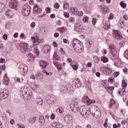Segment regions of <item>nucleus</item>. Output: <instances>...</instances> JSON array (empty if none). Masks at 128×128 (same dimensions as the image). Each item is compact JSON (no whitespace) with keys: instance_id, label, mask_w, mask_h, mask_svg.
Instances as JSON below:
<instances>
[{"instance_id":"obj_1","label":"nucleus","mask_w":128,"mask_h":128,"mask_svg":"<svg viewBox=\"0 0 128 128\" xmlns=\"http://www.w3.org/2000/svg\"><path fill=\"white\" fill-rule=\"evenodd\" d=\"M21 94L24 100H30L32 96V88L28 86H24L21 88Z\"/></svg>"},{"instance_id":"obj_2","label":"nucleus","mask_w":128,"mask_h":128,"mask_svg":"<svg viewBox=\"0 0 128 128\" xmlns=\"http://www.w3.org/2000/svg\"><path fill=\"white\" fill-rule=\"evenodd\" d=\"M78 40H73V48L74 49V50L75 52H82L84 51V47L80 45V44L76 41Z\"/></svg>"},{"instance_id":"obj_3","label":"nucleus","mask_w":128,"mask_h":128,"mask_svg":"<svg viewBox=\"0 0 128 128\" xmlns=\"http://www.w3.org/2000/svg\"><path fill=\"white\" fill-rule=\"evenodd\" d=\"M19 48L20 49L22 52L26 54L32 50V49L28 48V44L25 42L20 43L18 44Z\"/></svg>"},{"instance_id":"obj_4","label":"nucleus","mask_w":128,"mask_h":128,"mask_svg":"<svg viewBox=\"0 0 128 128\" xmlns=\"http://www.w3.org/2000/svg\"><path fill=\"white\" fill-rule=\"evenodd\" d=\"M28 70V67L24 64H20L18 68V72L22 76L26 74Z\"/></svg>"},{"instance_id":"obj_5","label":"nucleus","mask_w":128,"mask_h":128,"mask_svg":"<svg viewBox=\"0 0 128 128\" xmlns=\"http://www.w3.org/2000/svg\"><path fill=\"white\" fill-rule=\"evenodd\" d=\"M80 112L82 116L85 118H88V116L90 114V111L88 110L84 106H82L80 108Z\"/></svg>"},{"instance_id":"obj_6","label":"nucleus","mask_w":128,"mask_h":128,"mask_svg":"<svg viewBox=\"0 0 128 128\" xmlns=\"http://www.w3.org/2000/svg\"><path fill=\"white\" fill-rule=\"evenodd\" d=\"M109 50L113 58H116V56H118V48L116 45L110 44L109 45Z\"/></svg>"},{"instance_id":"obj_7","label":"nucleus","mask_w":128,"mask_h":128,"mask_svg":"<svg viewBox=\"0 0 128 128\" xmlns=\"http://www.w3.org/2000/svg\"><path fill=\"white\" fill-rule=\"evenodd\" d=\"M30 14V7L28 4L24 5L22 9V16H28Z\"/></svg>"},{"instance_id":"obj_8","label":"nucleus","mask_w":128,"mask_h":128,"mask_svg":"<svg viewBox=\"0 0 128 128\" xmlns=\"http://www.w3.org/2000/svg\"><path fill=\"white\" fill-rule=\"evenodd\" d=\"M8 96V90H0V100H4Z\"/></svg>"},{"instance_id":"obj_9","label":"nucleus","mask_w":128,"mask_h":128,"mask_svg":"<svg viewBox=\"0 0 128 128\" xmlns=\"http://www.w3.org/2000/svg\"><path fill=\"white\" fill-rule=\"evenodd\" d=\"M74 30L75 32H82L84 28L80 23H76L74 25Z\"/></svg>"},{"instance_id":"obj_10","label":"nucleus","mask_w":128,"mask_h":128,"mask_svg":"<svg viewBox=\"0 0 128 128\" xmlns=\"http://www.w3.org/2000/svg\"><path fill=\"white\" fill-rule=\"evenodd\" d=\"M42 8L38 7V5L37 4H34V14H40L42 12Z\"/></svg>"},{"instance_id":"obj_11","label":"nucleus","mask_w":128,"mask_h":128,"mask_svg":"<svg viewBox=\"0 0 128 128\" xmlns=\"http://www.w3.org/2000/svg\"><path fill=\"white\" fill-rule=\"evenodd\" d=\"M90 114H92L94 118H100V110H98L96 109H93L90 112Z\"/></svg>"},{"instance_id":"obj_12","label":"nucleus","mask_w":128,"mask_h":128,"mask_svg":"<svg viewBox=\"0 0 128 128\" xmlns=\"http://www.w3.org/2000/svg\"><path fill=\"white\" fill-rule=\"evenodd\" d=\"M112 32L114 37L116 40H122V35H120V32L118 30L114 31V30H112Z\"/></svg>"},{"instance_id":"obj_13","label":"nucleus","mask_w":128,"mask_h":128,"mask_svg":"<svg viewBox=\"0 0 128 128\" xmlns=\"http://www.w3.org/2000/svg\"><path fill=\"white\" fill-rule=\"evenodd\" d=\"M101 70H102V72H104L106 74L107 76H110V74H112V69L107 67H101Z\"/></svg>"},{"instance_id":"obj_14","label":"nucleus","mask_w":128,"mask_h":128,"mask_svg":"<svg viewBox=\"0 0 128 128\" xmlns=\"http://www.w3.org/2000/svg\"><path fill=\"white\" fill-rule=\"evenodd\" d=\"M50 50V45H44L43 47L42 51L44 54H48Z\"/></svg>"},{"instance_id":"obj_15","label":"nucleus","mask_w":128,"mask_h":128,"mask_svg":"<svg viewBox=\"0 0 128 128\" xmlns=\"http://www.w3.org/2000/svg\"><path fill=\"white\" fill-rule=\"evenodd\" d=\"M9 6L12 8H14L15 10H16V0H12Z\"/></svg>"},{"instance_id":"obj_16","label":"nucleus","mask_w":128,"mask_h":128,"mask_svg":"<svg viewBox=\"0 0 128 128\" xmlns=\"http://www.w3.org/2000/svg\"><path fill=\"white\" fill-rule=\"evenodd\" d=\"M40 66H41V68H46V66L48 64L47 62L44 61L42 60H40Z\"/></svg>"},{"instance_id":"obj_17","label":"nucleus","mask_w":128,"mask_h":128,"mask_svg":"<svg viewBox=\"0 0 128 128\" xmlns=\"http://www.w3.org/2000/svg\"><path fill=\"white\" fill-rule=\"evenodd\" d=\"M51 126H54V128H62V124H60V122H53L51 124Z\"/></svg>"},{"instance_id":"obj_18","label":"nucleus","mask_w":128,"mask_h":128,"mask_svg":"<svg viewBox=\"0 0 128 128\" xmlns=\"http://www.w3.org/2000/svg\"><path fill=\"white\" fill-rule=\"evenodd\" d=\"M5 15L9 18H14V16H12V12L10 10H8L5 13Z\"/></svg>"},{"instance_id":"obj_19","label":"nucleus","mask_w":128,"mask_h":128,"mask_svg":"<svg viewBox=\"0 0 128 128\" xmlns=\"http://www.w3.org/2000/svg\"><path fill=\"white\" fill-rule=\"evenodd\" d=\"M45 100L48 104H50L52 100V97L50 95H47L46 97Z\"/></svg>"},{"instance_id":"obj_20","label":"nucleus","mask_w":128,"mask_h":128,"mask_svg":"<svg viewBox=\"0 0 128 128\" xmlns=\"http://www.w3.org/2000/svg\"><path fill=\"white\" fill-rule=\"evenodd\" d=\"M36 117L34 116L33 118H30L28 120V122H29V124H32L36 122Z\"/></svg>"},{"instance_id":"obj_21","label":"nucleus","mask_w":128,"mask_h":128,"mask_svg":"<svg viewBox=\"0 0 128 128\" xmlns=\"http://www.w3.org/2000/svg\"><path fill=\"white\" fill-rule=\"evenodd\" d=\"M9 80H10L8 78V76H6V74L4 77V80H3L4 84H6V85L8 84Z\"/></svg>"},{"instance_id":"obj_22","label":"nucleus","mask_w":128,"mask_h":128,"mask_svg":"<svg viewBox=\"0 0 128 128\" xmlns=\"http://www.w3.org/2000/svg\"><path fill=\"white\" fill-rule=\"evenodd\" d=\"M58 60H60V57H58L56 52H55L53 55V62H58Z\"/></svg>"},{"instance_id":"obj_23","label":"nucleus","mask_w":128,"mask_h":128,"mask_svg":"<svg viewBox=\"0 0 128 128\" xmlns=\"http://www.w3.org/2000/svg\"><path fill=\"white\" fill-rule=\"evenodd\" d=\"M27 57L28 58V62H30V60H34V56H32V54L30 53L27 55Z\"/></svg>"},{"instance_id":"obj_24","label":"nucleus","mask_w":128,"mask_h":128,"mask_svg":"<svg viewBox=\"0 0 128 128\" xmlns=\"http://www.w3.org/2000/svg\"><path fill=\"white\" fill-rule=\"evenodd\" d=\"M70 115L64 116V120L66 124H70Z\"/></svg>"},{"instance_id":"obj_25","label":"nucleus","mask_w":128,"mask_h":128,"mask_svg":"<svg viewBox=\"0 0 128 128\" xmlns=\"http://www.w3.org/2000/svg\"><path fill=\"white\" fill-rule=\"evenodd\" d=\"M66 30H68V29H66V28H64V27L58 28V32H60L61 34H64V32H66Z\"/></svg>"},{"instance_id":"obj_26","label":"nucleus","mask_w":128,"mask_h":128,"mask_svg":"<svg viewBox=\"0 0 128 128\" xmlns=\"http://www.w3.org/2000/svg\"><path fill=\"white\" fill-rule=\"evenodd\" d=\"M36 102H37L38 104H39V106H42L44 102L42 99L40 98H37L36 100Z\"/></svg>"},{"instance_id":"obj_27","label":"nucleus","mask_w":128,"mask_h":128,"mask_svg":"<svg viewBox=\"0 0 128 128\" xmlns=\"http://www.w3.org/2000/svg\"><path fill=\"white\" fill-rule=\"evenodd\" d=\"M58 61H54V66H56V68L60 70H62V66L58 64Z\"/></svg>"},{"instance_id":"obj_28","label":"nucleus","mask_w":128,"mask_h":128,"mask_svg":"<svg viewBox=\"0 0 128 128\" xmlns=\"http://www.w3.org/2000/svg\"><path fill=\"white\" fill-rule=\"evenodd\" d=\"M6 10V6L2 3H0V12Z\"/></svg>"},{"instance_id":"obj_29","label":"nucleus","mask_w":128,"mask_h":128,"mask_svg":"<svg viewBox=\"0 0 128 128\" xmlns=\"http://www.w3.org/2000/svg\"><path fill=\"white\" fill-rule=\"evenodd\" d=\"M101 60L103 62H108V58H106V56H102L101 58Z\"/></svg>"},{"instance_id":"obj_30","label":"nucleus","mask_w":128,"mask_h":128,"mask_svg":"<svg viewBox=\"0 0 128 128\" xmlns=\"http://www.w3.org/2000/svg\"><path fill=\"white\" fill-rule=\"evenodd\" d=\"M78 8H74V7H72L71 8V12L72 13H73L74 14H76L78 12Z\"/></svg>"},{"instance_id":"obj_31","label":"nucleus","mask_w":128,"mask_h":128,"mask_svg":"<svg viewBox=\"0 0 128 128\" xmlns=\"http://www.w3.org/2000/svg\"><path fill=\"white\" fill-rule=\"evenodd\" d=\"M39 122H40V124H44V116H40Z\"/></svg>"},{"instance_id":"obj_32","label":"nucleus","mask_w":128,"mask_h":128,"mask_svg":"<svg viewBox=\"0 0 128 128\" xmlns=\"http://www.w3.org/2000/svg\"><path fill=\"white\" fill-rule=\"evenodd\" d=\"M63 8L64 10H66L68 8H70V5L68 4V3L66 2H64Z\"/></svg>"},{"instance_id":"obj_33","label":"nucleus","mask_w":128,"mask_h":128,"mask_svg":"<svg viewBox=\"0 0 128 128\" xmlns=\"http://www.w3.org/2000/svg\"><path fill=\"white\" fill-rule=\"evenodd\" d=\"M94 62H96V64H98V62H100V60L98 59V57L97 56H94Z\"/></svg>"},{"instance_id":"obj_34","label":"nucleus","mask_w":128,"mask_h":128,"mask_svg":"<svg viewBox=\"0 0 128 128\" xmlns=\"http://www.w3.org/2000/svg\"><path fill=\"white\" fill-rule=\"evenodd\" d=\"M120 6L123 8H126V3H124V2L122 1L120 2Z\"/></svg>"},{"instance_id":"obj_35","label":"nucleus","mask_w":128,"mask_h":128,"mask_svg":"<svg viewBox=\"0 0 128 128\" xmlns=\"http://www.w3.org/2000/svg\"><path fill=\"white\" fill-rule=\"evenodd\" d=\"M122 86L124 88H126L128 86V84H126V82L125 80H122Z\"/></svg>"},{"instance_id":"obj_36","label":"nucleus","mask_w":128,"mask_h":128,"mask_svg":"<svg viewBox=\"0 0 128 128\" xmlns=\"http://www.w3.org/2000/svg\"><path fill=\"white\" fill-rule=\"evenodd\" d=\"M75 14L78 16H84V12L82 11L78 12V10L77 11V13Z\"/></svg>"},{"instance_id":"obj_37","label":"nucleus","mask_w":128,"mask_h":128,"mask_svg":"<svg viewBox=\"0 0 128 128\" xmlns=\"http://www.w3.org/2000/svg\"><path fill=\"white\" fill-rule=\"evenodd\" d=\"M89 18L88 16H86L85 17H84L82 19V20L84 22H88V20H89Z\"/></svg>"},{"instance_id":"obj_38","label":"nucleus","mask_w":128,"mask_h":128,"mask_svg":"<svg viewBox=\"0 0 128 128\" xmlns=\"http://www.w3.org/2000/svg\"><path fill=\"white\" fill-rule=\"evenodd\" d=\"M34 52H35V54H36L37 56H38V46H35L34 48Z\"/></svg>"},{"instance_id":"obj_39","label":"nucleus","mask_w":128,"mask_h":128,"mask_svg":"<svg viewBox=\"0 0 128 128\" xmlns=\"http://www.w3.org/2000/svg\"><path fill=\"white\" fill-rule=\"evenodd\" d=\"M124 56L128 60V50L124 52Z\"/></svg>"},{"instance_id":"obj_40","label":"nucleus","mask_w":128,"mask_h":128,"mask_svg":"<svg viewBox=\"0 0 128 128\" xmlns=\"http://www.w3.org/2000/svg\"><path fill=\"white\" fill-rule=\"evenodd\" d=\"M54 8H56V9H58V8H60V4H58V3H55L54 4Z\"/></svg>"},{"instance_id":"obj_41","label":"nucleus","mask_w":128,"mask_h":128,"mask_svg":"<svg viewBox=\"0 0 128 128\" xmlns=\"http://www.w3.org/2000/svg\"><path fill=\"white\" fill-rule=\"evenodd\" d=\"M107 88L108 90H110V92H112V90H114V86H110V87H107Z\"/></svg>"},{"instance_id":"obj_42","label":"nucleus","mask_w":128,"mask_h":128,"mask_svg":"<svg viewBox=\"0 0 128 128\" xmlns=\"http://www.w3.org/2000/svg\"><path fill=\"white\" fill-rule=\"evenodd\" d=\"M104 28L106 30H110V26L108 24H106L104 26Z\"/></svg>"},{"instance_id":"obj_43","label":"nucleus","mask_w":128,"mask_h":128,"mask_svg":"<svg viewBox=\"0 0 128 128\" xmlns=\"http://www.w3.org/2000/svg\"><path fill=\"white\" fill-rule=\"evenodd\" d=\"M10 24H12L10 22H8L6 24V28L8 29L10 28Z\"/></svg>"},{"instance_id":"obj_44","label":"nucleus","mask_w":128,"mask_h":128,"mask_svg":"<svg viewBox=\"0 0 128 128\" xmlns=\"http://www.w3.org/2000/svg\"><path fill=\"white\" fill-rule=\"evenodd\" d=\"M108 81L109 82H114V78L111 77L108 78Z\"/></svg>"},{"instance_id":"obj_45","label":"nucleus","mask_w":128,"mask_h":128,"mask_svg":"<svg viewBox=\"0 0 128 128\" xmlns=\"http://www.w3.org/2000/svg\"><path fill=\"white\" fill-rule=\"evenodd\" d=\"M75 86L76 88H80L82 86V84H80V82L78 83L77 82H76V84H75Z\"/></svg>"},{"instance_id":"obj_46","label":"nucleus","mask_w":128,"mask_h":128,"mask_svg":"<svg viewBox=\"0 0 128 128\" xmlns=\"http://www.w3.org/2000/svg\"><path fill=\"white\" fill-rule=\"evenodd\" d=\"M31 40L32 42L34 44H35V42H36V37L35 36H32L31 38Z\"/></svg>"},{"instance_id":"obj_47","label":"nucleus","mask_w":128,"mask_h":128,"mask_svg":"<svg viewBox=\"0 0 128 128\" xmlns=\"http://www.w3.org/2000/svg\"><path fill=\"white\" fill-rule=\"evenodd\" d=\"M64 14L65 18H70V14H68V12H64Z\"/></svg>"},{"instance_id":"obj_48","label":"nucleus","mask_w":128,"mask_h":128,"mask_svg":"<svg viewBox=\"0 0 128 128\" xmlns=\"http://www.w3.org/2000/svg\"><path fill=\"white\" fill-rule=\"evenodd\" d=\"M68 92H74V87L72 86H71L70 88H68Z\"/></svg>"},{"instance_id":"obj_49","label":"nucleus","mask_w":128,"mask_h":128,"mask_svg":"<svg viewBox=\"0 0 128 128\" xmlns=\"http://www.w3.org/2000/svg\"><path fill=\"white\" fill-rule=\"evenodd\" d=\"M120 76V72H114V78H116V76Z\"/></svg>"},{"instance_id":"obj_50","label":"nucleus","mask_w":128,"mask_h":128,"mask_svg":"<svg viewBox=\"0 0 128 128\" xmlns=\"http://www.w3.org/2000/svg\"><path fill=\"white\" fill-rule=\"evenodd\" d=\"M72 68L74 70H77L78 68V65H73Z\"/></svg>"},{"instance_id":"obj_51","label":"nucleus","mask_w":128,"mask_h":128,"mask_svg":"<svg viewBox=\"0 0 128 128\" xmlns=\"http://www.w3.org/2000/svg\"><path fill=\"white\" fill-rule=\"evenodd\" d=\"M46 10L47 14H50V8H46Z\"/></svg>"},{"instance_id":"obj_52","label":"nucleus","mask_w":128,"mask_h":128,"mask_svg":"<svg viewBox=\"0 0 128 128\" xmlns=\"http://www.w3.org/2000/svg\"><path fill=\"white\" fill-rule=\"evenodd\" d=\"M5 62H6V60L4 58H1L0 59V64H4Z\"/></svg>"},{"instance_id":"obj_53","label":"nucleus","mask_w":128,"mask_h":128,"mask_svg":"<svg viewBox=\"0 0 128 128\" xmlns=\"http://www.w3.org/2000/svg\"><path fill=\"white\" fill-rule=\"evenodd\" d=\"M30 26L31 28H34L36 27V23L34 22H32L30 24Z\"/></svg>"},{"instance_id":"obj_54","label":"nucleus","mask_w":128,"mask_h":128,"mask_svg":"<svg viewBox=\"0 0 128 128\" xmlns=\"http://www.w3.org/2000/svg\"><path fill=\"white\" fill-rule=\"evenodd\" d=\"M44 78V75H42V74H39V75L38 76V80H42V78Z\"/></svg>"},{"instance_id":"obj_55","label":"nucleus","mask_w":128,"mask_h":128,"mask_svg":"<svg viewBox=\"0 0 128 128\" xmlns=\"http://www.w3.org/2000/svg\"><path fill=\"white\" fill-rule=\"evenodd\" d=\"M92 24L94 26V24H96V18H94L92 19Z\"/></svg>"},{"instance_id":"obj_56","label":"nucleus","mask_w":128,"mask_h":128,"mask_svg":"<svg viewBox=\"0 0 128 128\" xmlns=\"http://www.w3.org/2000/svg\"><path fill=\"white\" fill-rule=\"evenodd\" d=\"M56 118V116H54V114H52L50 116V118L51 120H54V118Z\"/></svg>"},{"instance_id":"obj_57","label":"nucleus","mask_w":128,"mask_h":128,"mask_svg":"<svg viewBox=\"0 0 128 128\" xmlns=\"http://www.w3.org/2000/svg\"><path fill=\"white\" fill-rule=\"evenodd\" d=\"M58 110L60 114H62V112L64 111V109L62 108H60Z\"/></svg>"},{"instance_id":"obj_58","label":"nucleus","mask_w":128,"mask_h":128,"mask_svg":"<svg viewBox=\"0 0 128 128\" xmlns=\"http://www.w3.org/2000/svg\"><path fill=\"white\" fill-rule=\"evenodd\" d=\"M112 18H114V14H110L109 20H112Z\"/></svg>"},{"instance_id":"obj_59","label":"nucleus","mask_w":128,"mask_h":128,"mask_svg":"<svg viewBox=\"0 0 128 128\" xmlns=\"http://www.w3.org/2000/svg\"><path fill=\"white\" fill-rule=\"evenodd\" d=\"M63 42H64V44H68V42H69L68 40H66V38L63 39Z\"/></svg>"},{"instance_id":"obj_60","label":"nucleus","mask_w":128,"mask_h":128,"mask_svg":"<svg viewBox=\"0 0 128 128\" xmlns=\"http://www.w3.org/2000/svg\"><path fill=\"white\" fill-rule=\"evenodd\" d=\"M3 38L5 40H8V35L6 34H5L3 36Z\"/></svg>"},{"instance_id":"obj_61","label":"nucleus","mask_w":128,"mask_h":128,"mask_svg":"<svg viewBox=\"0 0 128 128\" xmlns=\"http://www.w3.org/2000/svg\"><path fill=\"white\" fill-rule=\"evenodd\" d=\"M60 52L62 54H64L66 53V52H64V50L63 48H60Z\"/></svg>"},{"instance_id":"obj_62","label":"nucleus","mask_w":128,"mask_h":128,"mask_svg":"<svg viewBox=\"0 0 128 128\" xmlns=\"http://www.w3.org/2000/svg\"><path fill=\"white\" fill-rule=\"evenodd\" d=\"M84 99L86 100V102H90V99L88 98V96H86L84 97Z\"/></svg>"},{"instance_id":"obj_63","label":"nucleus","mask_w":128,"mask_h":128,"mask_svg":"<svg viewBox=\"0 0 128 128\" xmlns=\"http://www.w3.org/2000/svg\"><path fill=\"white\" fill-rule=\"evenodd\" d=\"M53 46H55V48H57L58 46V43L56 42H53Z\"/></svg>"},{"instance_id":"obj_64","label":"nucleus","mask_w":128,"mask_h":128,"mask_svg":"<svg viewBox=\"0 0 128 128\" xmlns=\"http://www.w3.org/2000/svg\"><path fill=\"white\" fill-rule=\"evenodd\" d=\"M34 86H35L34 90H38V88H40V85L35 84V85H34Z\"/></svg>"}]
</instances>
